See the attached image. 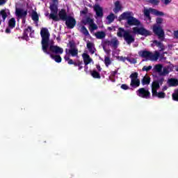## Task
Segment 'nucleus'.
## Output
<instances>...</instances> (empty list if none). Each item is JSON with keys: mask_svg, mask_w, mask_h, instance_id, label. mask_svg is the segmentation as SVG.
Returning <instances> with one entry per match:
<instances>
[{"mask_svg": "<svg viewBox=\"0 0 178 178\" xmlns=\"http://www.w3.org/2000/svg\"><path fill=\"white\" fill-rule=\"evenodd\" d=\"M129 79H131V80H138V73L134 72V73L131 74V75L129 76Z\"/></svg>", "mask_w": 178, "mask_h": 178, "instance_id": "39", "label": "nucleus"}, {"mask_svg": "<svg viewBox=\"0 0 178 178\" xmlns=\"http://www.w3.org/2000/svg\"><path fill=\"white\" fill-rule=\"evenodd\" d=\"M33 31V28L29 26L26 29H24L22 40H26V41H29L30 39L29 38V33H31Z\"/></svg>", "mask_w": 178, "mask_h": 178, "instance_id": "15", "label": "nucleus"}, {"mask_svg": "<svg viewBox=\"0 0 178 178\" xmlns=\"http://www.w3.org/2000/svg\"><path fill=\"white\" fill-rule=\"evenodd\" d=\"M9 12V10L6 8L5 9H2L0 11V17L1 16L2 17V22H5V20H6V18L8 17V13Z\"/></svg>", "mask_w": 178, "mask_h": 178, "instance_id": "20", "label": "nucleus"}, {"mask_svg": "<svg viewBox=\"0 0 178 178\" xmlns=\"http://www.w3.org/2000/svg\"><path fill=\"white\" fill-rule=\"evenodd\" d=\"M69 45H70V49H72L73 48H76V43H74V41H70L69 42Z\"/></svg>", "mask_w": 178, "mask_h": 178, "instance_id": "47", "label": "nucleus"}, {"mask_svg": "<svg viewBox=\"0 0 178 178\" xmlns=\"http://www.w3.org/2000/svg\"><path fill=\"white\" fill-rule=\"evenodd\" d=\"M152 5H159V0H148Z\"/></svg>", "mask_w": 178, "mask_h": 178, "instance_id": "46", "label": "nucleus"}, {"mask_svg": "<svg viewBox=\"0 0 178 178\" xmlns=\"http://www.w3.org/2000/svg\"><path fill=\"white\" fill-rule=\"evenodd\" d=\"M65 52L68 55H71V56H73V57L77 56V55H79V49H77L76 48L70 49L68 51H67V49H66Z\"/></svg>", "mask_w": 178, "mask_h": 178, "instance_id": "18", "label": "nucleus"}, {"mask_svg": "<svg viewBox=\"0 0 178 178\" xmlns=\"http://www.w3.org/2000/svg\"><path fill=\"white\" fill-rule=\"evenodd\" d=\"M127 24H128V26H140L141 22L132 15V17L127 21Z\"/></svg>", "mask_w": 178, "mask_h": 178, "instance_id": "12", "label": "nucleus"}, {"mask_svg": "<svg viewBox=\"0 0 178 178\" xmlns=\"http://www.w3.org/2000/svg\"><path fill=\"white\" fill-rule=\"evenodd\" d=\"M136 94L140 98H145L146 99H148V98L151 97V92H149V90L144 88H139L136 91Z\"/></svg>", "mask_w": 178, "mask_h": 178, "instance_id": "8", "label": "nucleus"}, {"mask_svg": "<svg viewBox=\"0 0 178 178\" xmlns=\"http://www.w3.org/2000/svg\"><path fill=\"white\" fill-rule=\"evenodd\" d=\"M152 69V66L149 65L148 67L144 66L142 69L143 72H149Z\"/></svg>", "mask_w": 178, "mask_h": 178, "instance_id": "44", "label": "nucleus"}, {"mask_svg": "<svg viewBox=\"0 0 178 178\" xmlns=\"http://www.w3.org/2000/svg\"><path fill=\"white\" fill-rule=\"evenodd\" d=\"M130 86L131 87H133V88H137V87H140V79L131 80Z\"/></svg>", "mask_w": 178, "mask_h": 178, "instance_id": "24", "label": "nucleus"}, {"mask_svg": "<svg viewBox=\"0 0 178 178\" xmlns=\"http://www.w3.org/2000/svg\"><path fill=\"white\" fill-rule=\"evenodd\" d=\"M83 63L86 66H87L88 65H90V63H91V62H92V58H91V57H90V55L84 53L83 55Z\"/></svg>", "mask_w": 178, "mask_h": 178, "instance_id": "17", "label": "nucleus"}, {"mask_svg": "<svg viewBox=\"0 0 178 178\" xmlns=\"http://www.w3.org/2000/svg\"><path fill=\"white\" fill-rule=\"evenodd\" d=\"M40 35L42 37L41 44L43 52L47 55H50V58L55 60L56 63H60V62H62V57H60V55H54L48 51V48H49V37H51V34L49 33L48 29L42 28L40 31Z\"/></svg>", "mask_w": 178, "mask_h": 178, "instance_id": "1", "label": "nucleus"}, {"mask_svg": "<svg viewBox=\"0 0 178 178\" xmlns=\"http://www.w3.org/2000/svg\"><path fill=\"white\" fill-rule=\"evenodd\" d=\"M6 34H10V28L8 26L6 29Z\"/></svg>", "mask_w": 178, "mask_h": 178, "instance_id": "55", "label": "nucleus"}, {"mask_svg": "<svg viewBox=\"0 0 178 178\" xmlns=\"http://www.w3.org/2000/svg\"><path fill=\"white\" fill-rule=\"evenodd\" d=\"M49 51L51 54H55L56 55H62L63 54V49L59 46L56 45H50Z\"/></svg>", "mask_w": 178, "mask_h": 178, "instance_id": "10", "label": "nucleus"}, {"mask_svg": "<svg viewBox=\"0 0 178 178\" xmlns=\"http://www.w3.org/2000/svg\"><path fill=\"white\" fill-rule=\"evenodd\" d=\"M90 74L93 79H101V74L95 70H93V71L90 72Z\"/></svg>", "mask_w": 178, "mask_h": 178, "instance_id": "32", "label": "nucleus"}, {"mask_svg": "<svg viewBox=\"0 0 178 178\" xmlns=\"http://www.w3.org/2000/svg\"><path fill=\"white\" fill-rule=\"evenodd\" d=\"M89 26L92 31H94V30H97L98 29V26H97V24L94 23V22L92 24H90Z\"/></svg>", "mask_w": 178, "mask_h": 178, "instance_id": "43", "label": "nucleus"}, {"mask_svg": "<svg viewBox=\"0 0 178 178\" xmlns=\"http://www.w3.org/2000/svg\"><path fill=\"white\" fill-rule=\"evenodd\" d=\"M121 88L122 90H129V86L127 84H122L121 86Z\"/></svg>", "mask_w": 178, "mask_h": 178, "instance_id": "50", "label": "nucleus"}, {"mask_svg": "<svg viewBox=\"0 0 178 178\" xmlns=\"http://www.w3.org/2000/svg\"><path fill=\"white\" fill-rule=\"evenodd\" d=\"M118 74V70L113 71L111 74V77H115Z\"/></svg>", "mask_w": 178, "mask_h": 178, "instance_id": "52", "label": "nucleus"}, {"mask_svg": "<svg viewBox=\"0 0 178 178\" xmlns=\"http://www.w3.org/2000/svg\"><path fill=\"white\" fill-rule=\"evenodd\" d=\"M162 67H163L162 64H157L154 66V70H155V72H156L157 73H159V74H161V72H162Z\"/></svg>", "mask_w": 178, "mask_h": 178, "instance_id": "35", "label": "nucleus"}, {"mask_svg": "<svg viewBox=\"0 0 178 178\" xmlns=\"http://www.w3.org/2000/svg\"><path fill=\"white\" fill-rule=\"evenodd\" d=\"M80 31L82 33V34H83V35H86V37L90 35V33L85 26H82L81 27Z\"/></svg>", "mask_w": 178, "mask_h": 178, "instance_id": "33", "label": "nucleus"}, {"mask_svg": "<svg viewBox=\"0 0 178 178\" xmlns=\"http://www.w3.org/2000/svg\"><path fill=\"white\" fill-rule=\"evenodd\" d=\"M114 5L115 8L113 9V12H114V13H119V12L123 9V6H122L120 1H116Z\"/></svg>", "mask_w": 178, "mask_h": 178, "instance_id": "16", "label": "nucleus"}, {"mask_svg": "<svg viewBox=\"0 0 178 178\" xmlns=\"http://www.w3.org/2000/svg\"><path fill=\"white\" fill-rule=\"evenodd\" d=\"M108 30H109L110 31H112V30H113V26L108 27Z\"/></svg>", "mask_w": 178, "mask_h": 178, "instance_id": "64", "label": "nucleus"}, {"mask_svg": "<svg viewBox=\"0 0 178 178\" xmlns=\"http://www.w3.org/2000/svg\"><path fill=\"white\" fill-rule=\"evenodd\" d=\"M133 16V13L127 11L121 14L119 17L120 20H127V22Z\"/></svg>", "mask_w": 178, "mask_h": 178, "instance_id": "14", "label": "nucleus"}, {"mask_svg": "<svg viewBox=\"0 0 178 178\" xmlns=\"http://www.w3.org/2000/svg\"><path fill=\"white\" fill-rule=\"evenodd\" d=\"M58 17L60 20L65 22V25L67 29H74L76 26V19L70 15H67V13H66V10L65 8L61 9V10L58 12Z\"/></svg>", "mask_w": 178, "mask_h": 178, "instance_id": "2", "label": "nucleus"}, {"mask_svg": "<svg viewBox=\"0 0 178 178\" xmlns=\"http://www.w3.org/2000/svg\"><path fill=\"white\" fill-rule=\"evenodd\" d=\"M86 47L89 52H90V54H95V48H94V44L92 42H88L86 44Z\"/></svg>", "mask_w": 178, "mask_h": 178, "instance_id": "22", "label": "nucleus"}, {"mask_svg": "<svg viewBox=\"0 0 178 178\" xmlns=\"http://www.w3.org/2000/svg\"><path fill=\"white\" fill-rule=\"evenodd\" d=\"M156 97H157V98L163 99L166 97V94L163 92H159Z\"/></svg>", "mask_w": 178, "mask_h": 178, "instance_id": "41", "label": "nucleus"}, {"mask_svg": "<svg viewBox=\"0 0 178 178\" xmlns=\"http://www.w3.org/2000/svg\"><path fill=\"white\" fill-rule=\"evenodd\" d=\"M124 40L127 42V45H131L134 41H136V38L130 34V31L125 32L124 34Z\"/></svg>", "mask_w": 178, "mask_h": 178, "instance_id": "9", "label": "nucleus"}, {"mask_svg": "<svg viewBox=\"0 0 178 178\" xmlns=\"http://www.w3.org/2000/svg\"><path fill=\"white\" fill-rule=\"evenodd\" d=\"M15 15L19 19H22L23 17H27V10H24L22 8H15Z\"/></svg>", "mask_w": 178, "mask_h": 178, "instance_id": "11", "label": "nucleus"}, {"mask_svg": "<svg viewBox=\"0 0 178 178\" xmlns=\"http://www.w3.org/2000/svg\"><path fill=\"white\" fill-rule=\"evenodd\" d=\"M95 35L97 40H104L105 37H106V33L104 31H97L96 33H95Z\"/></svg>", "mask_w": 178, "mask_h": 178, "instance_id": "21", "label": "nucleus"}, {"mask_svg": "<svg viewBox=\"0 0 178 178\" xmlns=\"http://www.w3.org/2000/svg\"><path fill=\"white\" fill-rule=\"evenodd\" d=\"M87 10H83L82 11H81V13H82L83 15H87Z\"/></svg>", "mask_w": 178, "mask_h": 178, "instance_id": "60", "label": "nucleus"}, {"mask_svg": "<svg viewBox=\"0 0 178 178\" xmlns=\"http://www.w3.org/2000/svg\"><path fill=\"white\" fill-rule=\"evenodd\" d=\"M134 34H138L139 35H144V37H148V35H151V31L147 30L144 27H134L132 29Z\"/></svg>", "mask_w": 178, "mask_h": 178, "instance_id": "7", "label": "nucleus"}, {"mask_svg": "<svg viewBox=\"0 0 178 178\" xmlns=\"http://www.w3.org/2000/svg\"><path fill=\"white\" fill-rule=\"evenodd\" d=\"M70 54H68V55H65V56H64V59H65V61H68V60H70Z\"/></svg>", "mask_w": 178, "mask_h": 178, "instance_id": "53", "label": "nucleus"}, {"mask_svg": "<svg viewBox=\"0 0 178 178\" xmlns=\"http://www.w3.org/2000/svg\"><path fill=\"white\" fill-rule=\"evenodd\" d=\"M168 86L170 87H177L178 80L175 79H170L168 80Z\"/></svg>", "mask_w": 178, "mask_h": 178, "instance_id": "25", "label": "nucleus"}, {"mask_svg": "<svg viewBox=\"0 0 178 178\" xmlns=\"http://www.w3.org/2000/svg\"><path fill=\"white\" fill-rule=\"evenodd\" d=\"M152 30L154 34L158 36L160 41H163L165 40V31H163V28H162L161 26L153 25Z\"/></svg>", "mask_w": 178, "mask_h": 178, "instance_id": "5", "label": "nucleus"}, {"mask_svg": "<svg viewBox=\"0 0 178 178\" xmlns=\"http://www.w3.org/2000/svg\"><path fill=\"white\" fill-rule=\"evenodd\" d=\"M152 88L159 90V88H161V85H159V83H158V81H154L152 84Z\"/></svg>", "mask_w": 178, "mask_h": 178, "instance_id": "37", "label": "nucleus"}, {"mask_svg": "<svg viewBox=\"0 0 178 178\" xmlns=\"http://www.w3.org/2000/svg\"><path fill=\"white\" fill-rule=\"evenodd\" d=\"M139 56L144 58L146 60H158L159 59V52L155 51L154 54L152 52L143 50L138 52Z\"/></svg>", "mask_w": 178, "mask_h": 178, "instance_id": "3", "label": "nucleus"}, {"mask_svg": "<svg viewBox=\"0 0 178 178\" xmlns=\"http://www.w3.org/2000/svg\"><path fill=\"white\" fill-rule=\"evenodd\" d=\"M8 27L10 29H15L16 27V19L15 17L10 18L8 20Z\"/></svg>", "mask_w": 178, "mask_h": 178, "instance_id": "26", "label": "nucleus"}, {"mask_svg": "<svg viewBox=\"0 0 178 178\" xmlns=\"http://www.w3.org/2000/svg\"><path fill=\"white\" fill-rule=\"evenodd\" d=\"M22 24H24L26 23V17H22Z\"/></svg>", "mask_w": 178, "mask_h": 178, "instance_id": "61", "label": "nucleus"}, {"mask_svg": "<svg viewBox=\"0 0 178 178\" xmlns=\"http://www.w3.org/2000/svg\"><path fill=\"white\" fill-rule=\"evenodd\" d=\"M174 35L176 38H178V30L174 31Z\"/></svg>", "mask_w": 178, "mask_h": 178, "instance_id": "58", "label": "nucleus"}, {"mask_svg": "<svg viewBox=\"0 0 178 178\" xmlns=\"http://www.w3.org/2000/svg\"><path fill=\"white\" fill-rule=\"evenodd\" d=\"M166 74H169V70L167 68H163V71L161 72V76H166Z\"/></svg>", "mask_w": 178, "mask_h": 178, "instance_id": "42", "label": "nucleus"}, {"mask_svg": "<svg viewBox=\"0 0 178 178\" xmlns=\"http://www.w3.org/2000/svg\"><path fill=\"white\" fill-rule=\"evenodd\" d=\"M153 44L159 48V51H165V46L162 42H159L158 40H154Z\"/></svg>", "mask_w": 178, "mask_h": 178, "instance_id": "19", "label": "nucleus"}, {"mask_svg": "<svg viewBox=\"0 0 178 178\" xmlns=\"http://www.w3.org/2000/svg\"><path fill=\"white\" fill-rule=\"evenodd\" d=\"M168 90V86H163V91H166Z\"/></svg>", "mask_w": 178, "mask_h": 178, "instance_id": "63", "label": "nucleus"}, {"mask_svg": "<svg viewBox=\"0 0 178 178\" xmlns=\"http://www.w3.org/2000/svg\"><path fill=\"white\" fill-rule=\"evenodd\" d=\"M84 71L86 72V73H88V66L85 65V67H84Z\"/></svg>", "mask_w": 178, "mask_h": 178, "instance_id": "59", "label": "nucleus"}, {"mask_svg": "<svg viewBox=\"0 0 178 178\" xmlns=\"http://www.w3.org/2000/svg\"><path fill=\"white\" fill-rule=\"evenodd\" d=\"M154 8H149V9H145L143 11L144 15L148 20H151V15L150 14L152 13V10Z\"/></svg>", "mask_w": 178, "mask_h": 178, "instance_id": "23", "label": "nucleus"}, {"mask_svg": "<svg viewBox=\"0 0 178 178\" xmlns=\"http://www.w3.org/2000/svg\"><path fill=\"white\" fill-rule=\"evenodd\" d=\"M152 97H156L158 95V89L152 88Z\"/></svg>", "mask_w": 178, "mask_h": 178, "instance_id": "45", "label": "nucleus"}, {"mask_svg": "<svg viewBox=\"0 0 178 178\" xmlns=\"http://www.w3.org/2000/svg\"><path fill=\"white\" fill-rule=\"evenodd\" d=\"M82 23H83V24H84L85 26H86V24H89V26H90L91 24L94 23V19H91V17H87L86 18V19H84V20L82 21Z\"/></svg>", "mask_w": 178, "mask_h": 178, "instance_id": "30", "label": "nucleus"}, {"mask_svg": "<svg viewBox=\"0 0 178 178\" xmlns=\"http://www.w3.org/2000/svg\"><path fill=\"white\" fill-rule=\"evenodd\" d=\"M97 70L98 72H101L102 70V68L101 67V65H96Z\"/></svg>", "mask_w": 178, "mask_h": 178, "instance_id": "56", "label": "nucleus"}, {"mask_svg": "<svg viewBox=\"0 0 178 178\" xmlns=\"http://www.w3.org/2000/svg\"><path fill=\"white\" fill-rule=\"evenodd\" d=\"M31 19L35 23H38V20H40V17L38 16V13L33 10L31 14Z\"/></svg>", "mask_w": 178, "mask_h": 178, "instance_id": "27", "label": "nucleus"}, {"mask_svg": "<svg viewBox=\"0 0 178 178\" xmlns=\"http://www.w3.org/2000/svg\"><path fill=\"white\" fill-rule=\"evenodd\" d=\"M74 66H80V65H83V61H78L77 63L74 62L73 63Z\"/></svg>", "mask_w": 178, "mask_h": 178, "instance_id": "49", "label": "nucleus"}, {"mask_svg": "<svg viewBox=\"0 0 178 178\" xmlns=\"http://www.w3.org/2000/svg\"><path fill=\"white\" fill-rule=\"evenodd\" d=\"M68 65H73L74 63V61H73L72 59H70L67 60Z\"/></svg>", "mask_w": 178, "mask_h": 178, "instance_id": "57", "label": "nucleus"}, {"mask_svg": "<svg viewBox=\"0 0 178 178\" xmlns=\"http://www.w3.org/2000/svg\"><path fill=\"white\" fill-rule=\"evenodd\" d=\"M152 10V13L155 15V16H164L165 15V13H163V12L159 11L156 9L153 8V10Z\"/></svg>", "mask_w": 178, "mask_h": 178, "instance_id": "34", "label": "nucleus"}, {"mask_svg": "<svg viewBox=\"0 0 178 178\" xmlns=\"http://www.w3.org/2000/svg\"><path fill=\"white\" fill-rule=\"evenodd\" d=\"M29 36L31 38H34V30H32L31 32L29 34Z\"/></svg>", "mask_w": 178, "mask_h": 178, "instance_id": "54", "label": "nucleus"}, {"mask_svg": "<svg viewBox=\"0 0 178 178\" xmlns=\"http://www.w3.org/2000/svg\"><path fill=\"white\" fill-rule=\"evenodd\" d=\"M163 23V18L162 17H157L156 19V24L154 26H161Z\"/></svg>", "mask_w": 178, "mask_h": 178, "instance_id": "40", "label": "nucleus"}, {"mask_svg": "<svg viewBox=\"0 0 178 178\" xmlns=\"http://www.w3.org/2000/svg\"><path fill=\"white\" fill-rule=\"evenodd\" d=\"M172 98L173 101L178 102V88L175 90L174 93H172Z\"/></svg>", "mask_w": 178, "mask_h": 178, "instance_id": "38", "label": "nucleus"}, {"mask_svg": "<svg viewBox=\"0 0 178 178\" xmlns=\"http://www.w3.org/2000/svg\"><path fill=\"white\" fill-rule=\"evenodd\" d=\"M78 67H79V70H81V69H83V65H78Z\"/></svg>", "mask_w": 178, "mask_h": 178, "instance_id": "62", "label": "nucleus"}, {"mask_svg": "<svg viewBox=\"0 0 178 178\" xmlns=\"http://www.w3.org/2000/svg\"><path fill=\"white\" fill-rule=\"evenodd\" d=\"M56 3H50L49 9L51 10V13L49 15V17L54 22H59L60 18L58 17V5Z\"/></svg>", "mask_w": 178, "mask_h": 178, "instance_id": "4", "label": "nucleus"}, {"mask_svg": "<svg viewBox=\"0 0 178 178\" xmlns=\"http://www.w3.org/2000/svg\"><path fill=\"white\" fill-rule=\"evenodd\" d=\"M165 79L163 78H161V79H158L156 81H157L159 83V85L162 86V84H163V81Z\"/></svg>", "mask_w": 178, "mask_h": 178, "instance_id": "48", "label": "nucleus"}, {"mask_svg": "<svg viewBox=\"0 0 178 178\" xmlns=\"http://www.w3.org/2000/svg\"><path fill=\"white\" fill-rule=\"evenodd\" d=\"M126 32H129V31H125L124 29H123V28H119L118 31L117 33V35H118V37H120V38L123 37L124 38V33Z\"/></svg>", "mask_w": 178, "mask_h": 178, "instance_id": "29", "label": "nucleus"}, {"mask_svg": "<svg viewBox=\"0 0 178 178\" xmlns=\"http://www.w3.org/2000/svg\"><path fill=\"white\" fill-rule=\"evenodd\" d=\"M143 86H148L151 83V78L149 76H144L141 81Z\"/></svg>", "mask_w": 178, "mask_h": 178, "instance_id": "28", "label": "nucleus"}, {"mask_svg": "<svg viewBox=\"0 0 178 178\" xmlns=\"http://www.w3.org/2000/svg\"><path fill=\"white\" fill-rule=\"evenodd\" d=\"M103 44V48L105 49V47L108 45V47H111V48H113L114 49H118V47H119V40H118V38L114 37L109 40H105L102 42Z\"/></svg>", "mask_w": 178, "mask_h": 178, "instance_id": "6", "label": "nucleus"}, {"mask_svg": "<svg viewBox=\"0 0 178 178\" xmlns=\"http://www.w3.org/2000/svg\"><path fill=\"white\" fill-rule=\"evenodd\" d=\"M104 65L106 67H109L111 65H112V60H111V58L106 56H104Z\"/></svg>", "mask_w": 178, "mask_h": 178, "instance_id": "31", "label": "nucleus"}, {"mask_svg": "<svg viewBox=\"0 0 178 178\" xmlns=\"http://www.w3.org/2000/svg\"><path fill=\"white\" fill-rule=\"evenodd\" d=\"M107 20L108 21L109 24H111V23H113V22L115 21V14L113 13H111L107 17H106Z\"/></svg>", "mask_w": 178, "mask_h": 178, "instance_id": "36", "label": "nucleus"}, {"mask_svg": "<svg viewBox=\"0 0 178 178\" xmlns=\"http://www.w3.org/2000/svg\"><path fill=\"white\" fill-rule=\"evenodd\" d=\"M94 10L97 17H104V9L99 5H95L94 6Z\"/></svg>", "mask_w": 178, "mask_h": 178, "instance_id": "13", "label": "nucleus"}, {"mask_svg": "<svg viewBox=\"0 0 178 178\" xmlns=\"http://www.w3.org/2000/svg\"><path fill=\"white\" fill-rule=\"evenodd\" d=\"M8 2V0H0V6H3Z\"/></svg>", "mask_w": 178, "mask_h": 178, "instance_id": "51", "label": "nucleus"}]
</instances>
